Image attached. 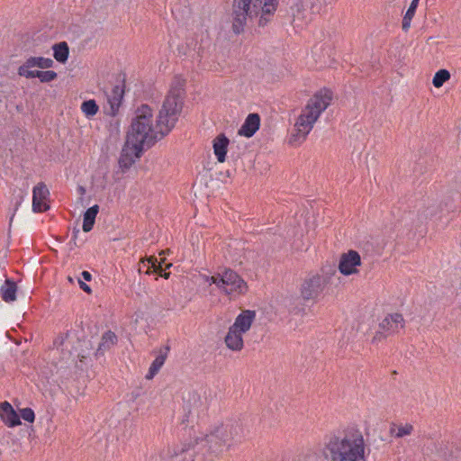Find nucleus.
<instances>
[{"label": "nucleus", "mask_w": 461, "mask_h": 461, "mask_svg": "<svg viewBox=\"0 0 461 461\" xmlns=\"http://www.w3.org/2000/svg\"><path fill=\"white\" fill-rule=\"evenodd\" d=\"M184 85L183 80L175 78L158 112L155 127L152 124V110L148 104H142L136 110L126 142L131 146L137 158L174 129L183 109Z\"/></svg>", "instance_id": "f257e3e1"}, {"label": "nucleus", "mask_w": 461, "mask_h": 461, "mask_svg": "<svg viewBox=\"0 0 461 461\" xmlns=\"http://www.w3.org/2000/svg\"><path fill=\"white\" fill-rule=\"evenodd\" d=\"M247 423L242 420H230L214 427L203 438L185 442L174 455L150 456L146 461H211L226 451L234 443L245 438Z\"/></svg>", "instance_id": "f03ea898"}, {"label": "nucleus", "mask_w": 461, "mask_h": 461, "mask_svg": "<svg viewBox=\"0 0 461 461\" xmlns=\"http://www.w3.org/2000/svg\"><path fill=\"white\" fill-rule=\"evenodd\" d=\"M362 432L354 427L326 435L320 454L306 456V461H366Z\"/></svg>", "instance_id": "7ed1b4c3"}, {"label": "nucleus", "mask_w": 461, "mask_h": 461, "mask_svg": "<svg viewBox=\"0 0 461 461\" xmlns=\"http://www.w3.org/2000/svg\"><path fill=\"white\" fill-rule=\"evenodd\" d=\"M276 0H233L232 30L240 34L244 31L248 17L259 15L258 25L264 27L272 20L277 8Z\"/></svg>", "instance_id": "20e7f679"}, {"label": "nucleus", "mask_w": 461, "mask_h": 461, "mask_svg": "<svg viewBox=\"0 0 461 461\" xmlns=\"http://www.w3.org/2000/svg\"><path fill=\"white\" fill-rule=\"evenodd\" d=\"M332 98V92L327 88L320 90L310 98L294 125L296 136L302 137L303 140L306 138L321 113L330 104Z\"/></svg>", "instance_id": "39448f33"}, {"label": "nucleus", "mask_w": 461, "mask_h": 461, "mask_svg": "<svg viewBox=\"0 0 461 461\" xmlns=\"http://www.w3.org/2000/svg\"><path fill=\"white\" fill-rule=\"evenodd\" d=\"M206 281L214 284L218 289L228 295L244 294L248 291V285L244 279L230 268H224L221 272L206 277Z\"/></svg>", "instance_id": "423d86ee"}, {"label": "nucleus", "mask_w": 461, "mask_h": 461, "mask_svg": "<svg viewBox=\"0 0 461 461\" xmlns=\"http://www.w3.org/2000/svg\"><path fill=\"white\" fill-rule=\"evenodd\" d=\"M423 453L431 461H461V448L445 440L429 442L424 447Z\"/></svg>", "instance_id": "0eeeda50"}, {"label": "nucleus", "mask_w": 461, "mask_h": 461, "mask_svg": "<svg viewBox=\"0 0 461 461\" xmlns=\"http://www.w3.org/2000/svg\"><path fill=\"white\" fill-rule=\"evenodd\" d=\"M323 277L318 274H310L306 276L301 285V295L303 300H314L323 290Z\"/></svg>", "instance_id": "6e6552de"}, {"label": "nucleus", "mask_w": 461, "mask_h": 461, "mask_svg": "<svg viewBox=\"0 0 461 461\" xmlns=\"http://www.w3.org/2000/svg\"><path fill=\"white\" fill-rule=\"evenodd\" d=\"M404 327V319L401 313L387 315L379 324V329L374 337V340L380 339L382 336L387 337L399 332Z\"/></svg>", "instance_id": "1a4fd4ad"}, {"label": "nucleus", "mask_w": 461, "mask_h": 461, "mask_svg": "<svg viewBox=\"0 0 461 461\" xmlns=\"http://www.w3.org/2000/svg\"><path fill=\"white\" fill-rule=\"evenodd\" d=\"M185 414L182 420V424H188L193 422L194 416L199 417L200 412L203 411V404L201 397L197 393H191L188 394V399L185 401L183 407Z\"/></svg>", "instance_id": "9d476101"}, {"label": "nucleus", "mask_w": 461, "mask_h": 461, "mask_svg": "<svg viewBox=\"0 0 461 461\" xmlns=\"http://www.w3.org/2000/svg\"><path fill=\"white\" fill-rule=\"evenodd\" d=\"M50 191L43 182L38 183L32 189V211L34 212H44L50 209L47 203Z\"/></svg>", "instance_id": "9b49d317"}, {"label": "nucleus", "mask_w": 461, "mask_h": 461, "mask_svg": "<svg viewBox=\"0 0 461 461\" xmlns=\"http://www.w3.org/2000/svg\"><path fill=\"white\" fill-rule=\"evenodd\" d=\"M361 264V258L358 252L349 250L343 253L339 263V270L344 276H349L357 272V267Z\"/></svg>", "instance_id": "f8f14e48"}, {"label": "nucleus", "mask_w": 461, "mask_h": 461, "mask_svg": "<svg viewBox=\"0 0 461 461\" xmlns=\"http://www.w3.org/2000/svg\"><path fill=\"white\" fill-rule=\"evenodd\" d=\"M124 95V85H116L113 87L112 92L107 95V101L110 105L107 114L115 116L118 113L119 108Z\"/></svg>", "instance_id": "ddd939ff"}, {"label": "nucleus", "mask_w": 461, "mask_h": 461, "mask_svg": "<svg viewBox=\"0 0 461 461\" xmlns=\"http://www.w3.org/2000/svg\"><path fill=\"white\" fill-rule=\"evenodd\" d=\"M0 418L10 428L21 424L20 416L14 411L10 402L5 401L0 402Z\"/></svg>", "instance_id": "4468645a"}, {"label": "nucleus", "mask_w": 461, "mask_h": 461, "mask_svg": "<svg viewBox=\"0 0 461 461\" xmlns=\"http://www.w3.org/2000/svg\"><path fill=\"white\" fill-rule=\"evenodd\" d=\"M259 127L260 116L256 113H249L240 128L238 133L240 136L250 138L258 131Z\"/></svg>", "instance_id": "2eb2a0df"}, {"label": "nucleus", "mask_w": 461, "mask_h": 461, "mask_svg": "<svg viewBox=\"0 0 461 461\" xmlns=\"http://www.w3.org/2000/svg\"><path fill=\"white\" fill-rule=\"evenodd\" d=\"M256 317V312L251 310L242 311L235 319L234 323L230 326L233 330L242 333L247 332Z\"/></svg>", "instance_id": "dca6fc26"}, {"label": "nucleus", "mask_w": 461, "mask_h": 461, "mask_svg": "<svg viewBox=\"0 0 461 461\" xmlns=\"http://www.w3.org/2000/svg\"><path fill=\"white\" fill-rule=\"evenodd\" d=\"M18 75L26 78L38 77L41 82L48 83L55 80L58 74L53 70L40 71V70H24L23 68H18Z\"/></svg>", "instance_id": "f3484780"}, {"label": "nucleus", "mask_w": 461, "mask_h": 461, "mask_svg": "<svg viewBox=\"0 0 461 461\" xmlns=\"http://www.w3.org/2000/svg\"><path fill=\"white\" fill-rule=\"evenodd\" d=\"M117 343V335L112 330H106L101 336V339L96 349L95 356H104L105 352L109 351Z\"/></svg>", "instance_id": "a211bd4d"}, {"label": "nucleus", "mask_w": 461, "mask_h": 461, "mask_svg": "<svg viewBox=\"0 0 461 461\" xmlns=\"http://www.w3.org/2000/svg\"><path fill=\"white\" fill-rule=\"evenodd\" d=\"M170 350V346L166 345L159 348L158 355L156 357V358L151 363L149 372L146 375L147 379H152L155 375L159 371V369L163 366L167 357V354Z\"/></svg>", "instance_id": "6ab92c4d"}, {"label": "nucleus", "mask_w": 461, "mask_h": 461, "mask_svg": "<svg viewBox=\"0 0 461 461\" xmlns=\"http://www.w3.org/2000/svg\"><path fill=\"white\" fill-rule=\"evenodd\" d=\"M229 139L224 134L218 135L212 141V148L217 160L221 163L226 160Z\"/></svg>", "instance_id": "aec40b11"}, {"label": "nucleus", "mask_w": 461, "mask_h": 461, "mask_svg": "<svg viewBox=\"0 0 461 461\" xmlns=\"http://www.w3.org/2000/svg\"><path fill=\"white\" fill-rule=\"evenodd\" d=\"M243 333L230 327L225 337L226 346L233 351H240L243 348Z\"/></svg>", "instance_id": "412c9836"}, {"label": "nucleus", "mask_w": 461, "mask_h": 461, "mask_svg": "<svg viewBox=\"0 0 461 461\" xmlns=\"http://www.w3.org/2000/svg\"><path fill=\"white\" fill-rule=\"evenodd\" d=\"M17 285L12 279L6 278L4 285L0 286V295L5 303L16 300Z\"/></svg>", "instance_id": "4be33fe9"}, {"label": "nucleus", "mask_w": 461, "mask_h": 461, "mask_svg": "<svg viewBox=\"0 0 461 461\" xmlns=\"http://www.w3.org/2000/svg\"><path fill=\"white\" fill-rule=\"evenodd\" d=\"M53 60L50 58L31 57L19 68H23L24 70H31V68L34 67L50 68L53 67Z\"/></svg>", "instance_id": "5701e85b"}, {"label": "nucleus", "mask_w": 461, "mask_h": 461, "mask_svg": "<svg viewBox=\"0 0 461 461\" xmlns=\"http://www.w3.org/2000/svg\"><path fill=\"white\" fill-rule=\"evenodd\" d=\"M98 212L99 206L97 204L91 206L85 212L82 226L85 232H89L93 229Z\"/></svg>", "instance_id": "b1692460"}, {"label": "nucleus", "mask_w": 461, "mask_h": 461, "mask_svg": "<svg viewBox=\"0 0 461 461\" xmlns=\"http://www.w3.org/2000/svg\"><path fill=\"white\" fill-rule=\"evenodd\" d=\"M54 59L59 63H65L69 55V48L66 41L56 43L52 47Z\"/></svg>", "instance_id": "393cba45"}, {"label": "nucleus", "mask_w": 461, "mask_h": 461, "mask_svg": "<svg viewBox=\"0 0 461 461\" xmlns=\"http://www.w3.org/2000/svg\"><path fill=\"white\" fill-rule=\"evenodd\" d=\"M419 1L420 0H412L407 12L403 16L402 28L404 32H407L411 27V22L415 14L416 9L419 5Z\"/></svg>", "instance_id": "a878e982"}, {"label": "nucleus", "mask_w": 461, "mask_h": 461, "mask_svg": "<svg viewBox=\"0 0 461 461\" xmlns=\"http://www.w3.org/2000/svg\"><path fill=\"white\" fill-rule=\"evenodd\" d=\"M99 107L94 99L84 101L81 104V111L87 117H93L97 113Z\"/></svg>", "instance_id": "bb28decb"}, {"label": "nucleus", "mask_w": 461, "mask_h": 461, "mask_svg": "<svg viewBox=\"0 0 461 461\" xmlns=\"http://www.w3.org/2000/svg\"><path fill=\"white\" fill-rule=\"evenodd\" d=\"M163 262H164L163 260L158 262L155 257L149 258V260H148L149 267L145 271V274L150 275L152 273H156L159 276L161 273H163V270H164L163 266H162Z\"/></svg>", "instance_id": "cd10ccee"}, {"label": "nucleus", "mask_w": 461, "mask_h": 461, "mask_svg": "<svg viewBox=\"0 0 461 461\" xmlns=\"http://www.w3.org/2000/svg\"><path fill=\"white\" fill-rule=\"evenodd\" d=\"M450 78V73L447 69H439L436 72L432 84L435 87L438 88L443 86L445 82H447Z\"/></svg>", "instance_id": "c85d7f7f"}, {"label": "nucleus", "mask_w": 461, "mask_h": 461, "mask_svg": "<svg viewBox=\"0 0 461 461\" xmlns=\"http://www.w3.org/2000/svg\"><path fill=\"white\" fill-rule=\"evenodd\" d=\"M134 162V158L131 155L125 153H122L118 161L120 167L123 170L129 169Z\"/></svg>", "instance_id": "c756f323"}, {"label": "nucleus", "mask_w": 461, "mask_h": 461, "mask_svg": "<svg viewBox=\"0 0 461 461\" xmlns=\"http://www.w3.org/2000/svg\"><path fill=\"white\" fill-rule=\"evenodd\" d=\"M21 418L23 419L25 421L28 422H33L35 420V414L32 409L31 408H23L20 410Z\"/></svg>", "instance_id": "7c9ffc66"}, {"label": "nucleus", "mask_w": 461, "mask_h": 461, "mask_svg": "<svg viewBox=\"0 0 461 461\" xmlns=\"http://www.w3.org/2000/svg\"><path fill=\"white\" fill-rule=\"evenodd\" d=\"M413 430V426L411 424H405L404 426H400L397 429V432L395 434L396 438H402L406 435H410Z\"/></svg>", "instance_id": "2f4dec72"}, {"label": "nucleus", "mask_w": 461, "mask_h": 461, "mask_svg": "<svg viewBox=\"0 0 461 461\" xmlns=\"http://www.w3.org/2000/svg\"><path fill=\"white\" fill-rule=\"evenodd\" d=\"M302 2L303 6H309L312 12L318 11L321 4V0H302Z\"/></svg>", "instance_id": "473e14b6"}, {"label": "nucleus", "mask_w": 461, "mask_h": 461, "mask_svg": "<svg viewBox=\"0 0 461 461\" xmlns=\"http://www.w3.org/2000/svg\"><path fill=\"white\" fill-rule=\"evenodd\" d=\"M68 337V332L59 334L54 340V347L59 348L63 346L65 339Z\"/></svg>", "instance_id": "72a5a7b5"}, {"label": "nucleus", "mask_w": 461, "mask_h": 461, "mask_svg": "<svg viewBox=\"0 0 461 461\" xmlns=\"http://www.w3.org/2000/svg\"><path fill=\"white\" fill-rule=\"evenodd\" d=\"M78 285H79V287L84 292H86V294H91L92 293L91 287L88 285H86L85 282H83L81 279H79V278H78Z\"/></svg>", "instance_id": "f704fd0d"}, {"label": "nucleus", "mask_w": 461, "mask_h": 461, "mask_svg": "<svg viewBox=\"0 0 461 461\" xmlns=\"http://www.w3.org/2000/svg\"><path fill=\"white\" fill-rule=\"evenodd\" d=\"M148 260H149V258L141 260V262H140V264L139 266V272L140 273H141V272L145 273V271L149 267Z\"/></svg>", "instance_id": "c9c22d12"}, {"label": "nucleus", "mask_w": 461, "mask_h": 461, "mask_svg": "<svg viewBox=\"0 0 461 461\" xmlns=\"http://www.w3.org/2000/svg\"><path fill=\"white\" fill-rule=\"evenodd\" d=\"M171 266H172V264H171V263L167 264V265L166 266V268H164L163 273H161L159 276H162V277H164L165 279L169 278V276H170V272H167V271H166V269L169 268Z\"/></svg>", "instance_id": "e433bc0d"}, {"label": "nucleus", "mask_w": 461, "mask_h": 461, "mask_svg": "<svg viewBox=\"0 0 461 461\" xmlns=\"http://www.w3.org/2000/svg\"><path fill=\"white\" fill-rule=\"evenodd\" d=\"M81 276L86 281H91L92 279V275L88 271H83Z\"/></svg>", "instance_id": "4c0bfd02"}, {"label": "nucleus", "mask_w": 461, "mask_h": 461, "mask_svg": "<svg viewBox=\"0 0 461 461\" xmlns=\"http://www.w3.org/2000/svg\"><path fill=\"white\" fill-rule=\"evenodd\" d=\"M24 196H25V194H22L20 195V199H19V201H17V202H16V203H15V210H17V209H18V207L21 205V203H22V202H23V200Z\"/></svg>", "instance_id": "58836bf2"}, {"label": "nucleus", "mask_w": 461, "mask_h": 461, "mask_svg": "<svg viewBox=\"0 0 461 461\" xmlns=\"http://www.w3.org/2000/svg\"><path fill=\"white\" fill-rule=\"evenodd\" d=\"M78 233H79V230H76V229H75V230H73V233H72V234H73V236H72V240H75L77 239V234H78Z\"/></svg>", "instance_id": "ea45409f"}, {"label": "nucleus", "mask_w": 461, "mask_h": 461, "mask_svg": "<svg viewBox=\"0 0 461 461\" xmlns=\"http://www.w3.org/2000/svg\"><path fill=\"white\" fill-rule=\"evenodd\" d=\"M78 190L81 194H84L85 193V188L83 186H79L78 187Z\"/></svg>", "instance_id": "a19ab883"}, {"label": "nucleus", "mask_w": 461, "mask_h": 461, "mask_svg": "<svg viewBox=\"0 0 461 461\" xmlns=\"http://www.w3.org/2000/svg\"><path fill=\"white\" fill-rule=\"evenodd\" d=\"M68 281H69L70 283H73V279H72V277L68 276Z\"/></svg>", "instance_id": "79ce46f5"}]
</instances>
